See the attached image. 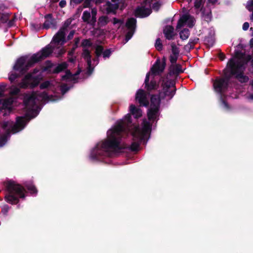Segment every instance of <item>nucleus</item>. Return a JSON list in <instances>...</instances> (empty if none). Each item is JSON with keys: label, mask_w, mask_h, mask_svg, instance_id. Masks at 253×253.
Returning <instances> with one entry per match:
<instances>
[{"label": "nucleus", "mask_w": 253, "mask_h": 253, "mask_svg": "<svg viewBox=\"0 0 253 253\" xmlns=\"http://www.w3.org/2000/svg\"><path fill=\"white\" fill-rule=\"evenodd\" d=\"M131 123V114H126L114 128L108 131L107 139L97 144L91 152V159L101 161L104 157L109 156L110 150L119 152L124 149L125 147L121 145L122 133L125 130V126H128Z\"/></svg>", "instance_id": "1"}, {"label": "nucleus", "mask_w": 253, "mask_h": 253, "mask_svg": "<svg viewBox=\"0 0 253 253\" xmlns=\"http://www.w3.org/2000/svg\"><path fill=\"white\" fill-rule=\"evenodd\" d=\"M5 194L4 200L11 205H16L19 203L20 199H24L26 196L27 189L32 195H37L38 190L32 181H26L24 186L18 184L12 180L4 182Z\"/></svg>", "instance_id": "2"}, {"label": "nucleus", "mask_w": 253, "mask_h": 253, "mask_svg": "<svg viewBox=\"0 0 253 253\" xmlns=\"http://www.w3.org/2000/svg\"><path fill=\"white\" fill-rule=\"evenodd\" d=\"M244 62L239 60H235L233 58L229 60L227 65L231 78L233 77L241 83H247L249 81V77L244 75Z\"/></svg>", "instance_id": "3"}, {"label": "nucleus", "mask_w": 253, "mask_h": 253, "mask_svg": "<svg viewBox=\"0 0 253 253\" xmlns=\"http://www.w3.org/2000/svg\"><path fill=\"white\" fill-rule=\"evenodd\" d=\"M223 77L216 78L213 84L215 91L220 95H223L224 93L226 91L231 79L227 65L223 70Z\"/></svg>", "instance_id": "4"}, {"label": "nucleus", "mask_w": 253, "mask_h": 253, "mask_svg": "<svg viewBox=\"0 0 253 253\" xmlns=\"http://www.w3.org/2000/svg\"><path fill=\"white\" fill-rule=\"evenodd\" d=\"M160 81L162 82L161 86L162 90L159 94L162 99L168 97L169 99H171L175 94L176 88L175 86V82L174 80H166L163 77H161Z\"/></svg>", "instance_id": "5"}, {"label": "nucleus", "mask_w": 253, "mask_h": 253, "mask_svg": "<svg viewBox=\"0 0 253 253\" xmlns=\"http://www.w3.org/2000/svg\"><path fill=\"white\" fill-rule=\"evenodd\" d=\"M27 56H23L17 59L13 66V70L21 75L25 74L29 69L36 64L31 61V57L28 59Z\"/></svg>", "instance_id": "6"}, {"label": "nucleus", "mask_w": 253, "mask_h": 253, "mask_svg": "<svg viewBox=\"0 0 253 253\" xmlns=\"http://www.w3.org/2000/svg\"><path fill=\"white\" fill-rule=\"evenodd\" d=\"M38 72L37 69H34L32 73H28L25 76L20 83V86L22 88L33 89L37 86L40 81V79L38 76H33V74H36Z\"/></svg>", "instance_id": "7"}, {"label": "nucleus", "mask_w": 253, "mask_h": 253, "mask_svg": "<svg viewBox=\"0 0 253 253\" xmlns=\"http://www.w3.org/2000/svg\"><path fill=\"white\" fill-rule=\"evenodd\" d=\"M166 66V58L163 57L162 61L158 58L155 63L150 68L149 72V76L156 77L157 76H161L162 74L164 71Z\"/></svg>", "instance_id": "8"}, {"label": "nucleus", "mask_w": 253, "mask_h": 253, "mask_svg": "<svg viewBox=\"0 0 253 253\" xmlns=\"http://www.w3.org/2000/svg\"><path fill=\"white\" fill-rule=\"evenodd\" d=\"M53 48L49 44L42 48L38 52L33 54L31 56V61L36 64L44 60L49 56L53 52Z\"/></svg>", "instance_id": "9"}, {"label": "nucleus", "mask_w": 253, "mask_h": 253, "mask_svg": "<svg viewBox=\"0 0 253 253\" xmlns=\"http://www.w3.org/2000/svg\"><path fill=\"white\" fill-rule=\"evenodd\" d=\"M152 124L147 121L146 119L143 120L142 122V129L141 131H138L137 132L133 133V136L135 137L136 135L140 137V140L142 141L144 140L145 137L147 134H150L152 130Z\"/></svg>", "instance_id": "10"}, {"label": "nucleus", "mask_w": 253, "mask_h": 253, "mask_svg": "<svg viewBox=\"0 0 253 253\" xmlns=\"http://www.w3.org/2000/svg\"><path fill=\"white\" fill-rule=\"evenodd\" d=\"M149 73H147L144 81V87L148 92L157 90L159 86V83H157L155 77H151L150 81Z\"/></svg>", "instance_id": "11"}, {"label": "nucleus", "mask_w": 253, "mask_h": 253, "mask_svg": "<svg viewBox=\"0 0 253 253\" xmlns=\"http://www.w3.org/2000/svg\"><path fill=\"white\" fill-rule=\"evenodd\" d=\"M37 95L33 92L31 94H26L24 97V103L27 109L33 110L36 106Z\"/></svg>", "instance_id": "12"}, {"label": "nucleus", "mask_w": 253, "mask_h": 253, "mask_svg": "<svg viewBox=\"0 0 253 253\" xmlns=\"http://www.w3.org/2000/svg\"><path fill=\"white\" fill-rule=\"evenodd\" d=\"M135 100L141 106L147 107L149 104L146 92L142 89H139L137 91L135 95Z\"/></svg>", "instance_id": "13"}, {"label": "nucleus", "mask_w": 253, "mask_h": 253, "mask_svg": "<svg viewBox=\"0 0 253 253\" xmlns=\"http://www.w3.org/2000/svg\"><path fill=\"white\" fill-rule=\"evenodd\" d=\"M183 72V71L182 70V66L180 64L170 65L169 67L168 73L165 76V77H163L165 79L169 80V76H177L179 74Z\"/></svg>", "instance_id": "14"}, {"label": "nucleus", "mask_w": 253, "mask_h": 253, "mask_svg": "<svg viewBox=\"0 0 253 253\" xmlns=\"http://www.w3.org/2000/svg\"><path fill=\"white\" fill-rule=\"evenodd\" d=\"M45 19L43 24L42 28L44 29H48L49 28L56 29L57 22L55 19L53 18L52 14L49 13L44 16Z\"/></svg>", "instance_id": "15"}, {"label": "nucleus", "mask_w": 253, "mask_h": 253, "mask_svg": "<svg viewBox=\"0 0 253 253\" xmlns=\"http://www.w3.org/2000/svg\"><path fill=\"white\" fill-rule=\"evenodd\" d=\"M26 125V120L24 117H18L16 118L15 124L12 127L10 130L13 133H15L22 130Z\"/></svg>", "instance_id": "16"}, {"label": "nucleus", "mask_w": 253, "mask_h": 253, "mask_svg": "<svg viewBox=\"0 0 253 253\" xmlns=\"http://www.w3.org/2000/svg\"><path fill=\"white\" fill-rule=\"evenodd\" d=\"M52 42L57 45H63L67 42L65 37V32L61 29L57 32V33L53 36Z\"/></svg>", "instance_id": "17"}, {"label": "nucleus", "mask_w": 253, "mask_h": 253, "mask_svg": "<svg viewBox=\"0 0 253 253\" xmlns=\"http://www.w3.org/2000/svg\"><path fill=\"white\" fill-rule=\"evenodd\" d=\"M152 12L151 9L144 6H137L135 9L134 14L138 18H144L148 16Z\"/></svg>", "instance_id": "18"}, {"label": "nucleus", "mask_w": 253, "mask_h": 253, "mask_svg": "<svg viewBox=\"0 0 253 253\" xmlns=\"http://www.w3.org/2000/svg\"><path fill=\"white\" fill-rule=\"evenodd\" d=\"M159 109L149 107L147 111V117L149 121L152 122L157 121L159 116Z\"/></svg>", "instance_id": "19"}, {"label": "nucleus", "mask_w": 253, "mask_h": 253, "mask_svg": "<svg viewBox=\"0 0 253 253\" xmlns=\"http://www.w3.org/2000/svg\"><path fill=\"white\" fill-rule=\"evenodd\" d=\"M165 38L168 40L173 39L175 34L174 33V28L171 25H167L163 30Z\"/></svg>", "instance_id": "20"}, {"label": "nucleus", "mask_w": 253, "mask_h": 253, "mask_svg": "<svg viewBox=\"0 0 253 253\" xmlns=\"http://www.w3.org/2000/svg\"><path fill=\"white\" fill-rule=\"evenodd\" d=\"M161 99L160 94L159 95H152L151 97L150 107L160 109Z\"/></svg>", "instance_id": "21"}, {"label": "nucleus", "mask_w": 253, "mask_h": 253, "mask_svg": "<svg viewBox=\"0 0 253 253\" xmlns=\"http://www.w3.org/2000/svg\"><path fill=\"white\" fill-rule=\"evenodd\" d=\"M130 114L134 116V118L138 119L142 116V111L140 108H136L134 105L131 104L129 106Z\"/></svg>", "instance_id": "22"}, {"label": "nucleus", "mask_w": 253, "mask_h": 253, "mask_svg": "<svg viewBox=\"0 0 253 253\" xmlns=\"http://www.w3.org/2000/svg\"><path fill=\"white\" fill-rule=\"evenodd\" d=\"M68 67V64L66 62H62L58 64L57 66L51 71L52 74H58L65 69Z\"/></svg>", "instance_id": "23"}, {"label": "nucleus", "mask_w": 253, "mask_h": 253, "mask_svg": "<svg viewBox=\"0 0 253 253\" xmlns=\"http://www.w3.org/2000/svg\"><path fill=\"white\" fill-rule=\"evenodd\" d=\"M119 8V4L118 3H112L110 2L107 3L106 12L107 14L113 13L115 14L116 10Z\"/></svg>", "instance_id": "24"}, {"label": "nucleus", "mask_w": 253, "mask_h": 253, "mask_svg": "<svg viewBox=\"0 0 253 253\" xmlns=\"http://www.w3.org/2000/svg\"><path fill=\"white\" fill-rule=\"evenodd\" d=\"M189 19V15L184 14L183 15L182 17H181L179 20H178L177 25L176 27V29L178 30L181 28L184 25L186 24L187 21Z\"/></svg>", "instance_id": "25"}, {"label": "nucleus", "mask_w": 253, "mask_h": 253, "mask_svg": "<svg viewBox=\"0 0 253 253\" xmlns=\"http://www.w3.org/2000/svg\"><path fill=\"white\" fill-rule=\"evenodd\" d=\"M82 56L86 61L87 65H89L91 64V55L89 49L84 48L83 49Z\"/></svg>", "instance_id": "26"}, {"label": "nucleus", "mask_w": 253, "mask_h": 253, "mask_svg": "<svg viewBox=\"0 0 253 253\" xmlns=\"http://www.w3.org/2000/svg\"><path fill=\"white\" fill-rule=\"evenodd\" d=\"M136 25V20L134 18H130L127 20L126 26L130 30L135 31Z\"/></svg>", "instance_id": "27"}, {"label": "nucleus", "mask_w": 253, "mask_h": 253, "mask_svg": "<svg viewBox=\"0 0 253 253\" xmlns=\"http://www.w3.org/2000/svg\"><path fill=\"white\" fill-rule=\"evenodd\" d=\"M133 138L134 139L135 138H137L138 139V141H133V142H132V143L129 147V149L132 152H136L138 151L140 144L142 141H140V137H138V135H136V136L135 137H133Z\"/></svg>", "instance_id": "28"}, {"label": "nucleus", "mask_w": 253, "mask_h": 253, "mask_svg": "<svg viewBox=\"0 0 253 253\" xmlns=\"http://www.w3.org/2000/svg\"><path fill=\"white\" fill-rule=\"evenodd\" d=\"M12 132L10 129L6 130V133L0 137V147L5 145L7 141V138L10 136V133Z\"/></svg>", "instance_id": "29"}, {"label": "nucleus", "mask_w": 253, "mask_h": 253, "mask_svg": "<svg viewBox=\"0 0 253 253\" xmlns=\"http://www.w3.org/2000/svg\"><path fill=\"white\" fill-rule=\"evenodd\" d=\"M80 40H81V39L80 37L76 38L74 39V44L72 49L68 52V54L69 55L72 56L74 54L76 49L78 47V44L80 42Z\"/></svg>", "instance_id": "30"}, {"label": "nucleus", "mask_w": 253, "mask_h": 253, "mask_svg": "<svg viewBox=\"0 0 253 253\" xmlns=\"http://www.w3.org/2000/svg\"><path fill=\"white\" fill-rule=\"evenodd\" d=\"M180 38L182 40L187 39L190 35V31L187 28H184L179 33Z\"/></svg>", "instance_id": "31"}, {"label": "nucleus", "mask_w": 253, "mask_h": 253, "mask_svg": "<svg viewBox=\"0 0 253 253\" xmlns=\"http://www.w3.org/2000/svg\"><path fill=\"white\" fill-rule=\"evenodd\" d=\"M67 80L75 81L73 74H72L70 71L68 70H66L65 72V74L62 76V81H65Z\"/></svg>", "instance_id": "32"}, {"label": "nucleus", "mask_w": 253, "mask_h": 253, "mask_svg": "<svg viewBox=\"0 0 253 253\" xmlns=\"http://www.w3.org/2000/svg\"><path fill=\"white\" fill-rule=\"evenodd\" d=\"M10 14L8 13H0V21L2 23H6L9 18Z\"/></svg>", "instance_id": "33"}, {"label": "nucleus", "mask_w": 253, "mask_h": 253, "mask_svg": "<svg viewBox=\"0 0 253 253\" xmlns=\"http://www.w3.org/2000/svg\"><path fill=\"white\" fill-rule=\"evenodd\" d=\"M90 12L85 10L83 12L82 18L84 22L90 23V21L89 20L90 18Z\"/></svg>", "instance_id": "34"}, {"label": "nucleus", "mask_w": 253, "mask_h": 253, "mask_svg": "<svg viewBox=\"0 0 253 253\" xmlns=\"http://www.w3.org/2000/svg\"><path fill=\"white\" fill-rule=\"evenodd\" d=\"M104 47L102 45H97L95 48V53L97 58H98L103 53Z\"/></svg>", "instance_id": "35"}, {"label": "nucleus", "mask_w": 253, "mask_h": 253, "mask_svg": "<svg viewBox=\"0 0 253 253\" xmlns=\"http://www.w3.org/2000/svg\"><path fill=\"white\" fill-rule=\"evenodd\" d=\"M92 45V43L91 42V40L90 39H84L82 41L81 43V46L84 48L86 47H91Z\"/></svg>", "instance_id": "36"}, {"label": "nucleus", "mask_w": 253, "mask_h": 253, "mask_svg": "<svg viewBox=\"0 0 253 253\" xmlns=\"http://www.w3.org/2000/svg\"><path fill=\"white\" fill-rule=\"evenodd\" d=\"M99 23L101 26H105L109 23V18L106 16H102L99 18Z\"/></svg>", "instance_id": "37"}, {"label": "nucleus", "mask_w": 253, "mask_h": 253, "mask_svg": "<svg viewBox=\"0 0 253 253\" xmlns=\"http://www.w3.org/2000/svg\"><path fill=\"white\" fill-rule=\"evenodd\" d=\"M206 43L209 46L212 47L214 44V40L211 37H208L205 39Z\"/></svg>", "instance_id": "38"}, {"label": "nucleus", "mask_w": 253, "mask_h": 253, "mask_svg": "<svg viewBox=\"0 0 253 253\" xmlns=\"http://www.w3.org/2000/svg\"><path fill=\"white\" fill-rule=\"evenodd\" d=\"M155 46L156 47V48L158 50V51H161L163 49V44H162V43L161 42V40L160 38H158L156 41V42H155Z\"/></svg>", "instance_id": "39"}, {"label": "nucleus", "mask_w": 253, "mask_h": 253, "mask_svg": "<svg viewBox=\"0 0 253 253\" xmlns=\"http://www.w3.org/2000/svg\"><path fill=\"white\" fill-rule=\"evenodd\" d=\"M171 51L173 55L178 56L179 53V50L178 47H176L175 44L172 43L171 45Z\"/></svg>", "instance_id": "40"}, {"label": "nucleus", "mask_w": 253, "mask_h": 253, "mask_svg": "<svg viewBox=\"0 0 253 253\" xmlns=\"http://www.w3.org/2000/svg\"><path fill=\"white\" fill-rule=\"evenodd\" d=\"M135 31L130 30L126 33L125 36L126 42H127L132 37Z\"/></svg>", "instance_id": "41"}, {"label": "nucleus", "mask_w": 253, "mask_h": 253, "mask_svg": "<svg viewBox=\"0 0 253 253\" xmlns=\"http://www.w3.org/2000/svg\"><path fill=\"white\" fill-rule=\"evenodd\" d=\"M71 20H70L69 19L66 20L63 25L62 26V27L60 28V29L63 30L64 31H66L67 29V28H68V27L70 26V25L71 24Z\"/></svg>", "instance_id": "42"}, {"label": "nucleus", "mask_w": 253, "mask_h": 253, "mask_svg": "<svg viewBox=\"0 0 253 253\" xmlns=\"http://www.w3.org/2000/svg\"><path fill=\"white\" fill-rule=\"evenodd\" d=\"M112 51L111 50V49H107L103 51V53H102L103 58H109L110 56V55L112 53Z\"/></svg>", "instance_id": "43"}, {"label": "nucleus", "mask_w": 253, "mask_h": 253, "mask_svg": "<svg viewBox=\"0 0 253 253\" xmlns=\"http://www.w3.org/2000/svg\"><path fill=\"white\" fill-rule=\"evenodd\" d=\"M161 6V3L159 1L154 2L152 5V8L156 11H158Z\"/></svg>", "instance_id": "44"}, {"label": "nucleus", "mask_w": 253, "mask_h": 253, "mask_svg": "<svg viewBox=\"0 0 253 253\" xmlns=\"http://www.w3.org/2000/svg\"><path fill=\"white\" fill-rule=\"evenodd\" d=\"M194 47L195 46L189 42L188 43L184 46V49L187 52H190L191 49L194 48Z\"/></svg>", "instance_id": "45"}, {"label": "nucleus", "mask_w": 253, "mask_h": 253, "mask_svg": "<svg viewBox=\"0 0 253 253\" xmlns=\"http://www.w3.org/2000/svg\"><path fill=\"white\" fill-rule=\"evenodd\" d=\"M9 208V207L7 205L5 204L2 206L1 208V212L4 215H7Z\"/></svg>", "instance_id": "46"}, {"label": "nucleus", "mask_w": 253, "mask_h": 253, "mask_svg": "<svg viewBox=\"0 0 253 253\" xmlns=\"http://www.w3.org/2000/svg\"><path fill=\"white\" fill-rule=\"evenodd\" d=\"M20 77V75L17 73H13L11 74L9 76V80L11 82H14L16 79L19 78Z\"/></svg>", "instance_id": "47"}, {"label": "nucleus", "mask_w": 253, "mask_h": 253, "mask_svg": "<svg viewBox=\"0 0 253 253\" xmlns=\"http://www.w3.org/2000/svg\"><path fill=\"white\" fill-rule=\"evenodd\" d=\"M50 83L49 81H45V82L42 83L40 84V88L41 89H43L46 88L50 85Z\"/></svg>", "instance_id": "48"}, {"label": "nucleus", "mask_w": 253, "mask_h": 253, "mask_svg": "<svg viewBox=\"0 0 253 253\" xmlns=\"http://www.w3.org/2000/svg\"><path fill=\"white\" fill-rule=\"evenodd\" d=\"M178 58L177 56L170 55L169 56V61L171 63V65L176 64V61Z\"/></svg>", "instance_id": "49"}, {"label": "nucleus", "mask_w": 253, "mask_h": 253, "mask_svg": "<svg viewBox=\"0 0 253 253\" xmlns=\"http://www.w3.org/2000/svg\"><path fill=\"white\" fill-rule=\"evenodd\" d=\"M96 12H94L93 10L92 11V17L91 20L90 21V24L91 25H94L96 22Z\"/></svg>", "instance_id": "50"}, {"label": "nucleus", "mask_w": 253, "mask_h": 253, "mask_svg": "<svg viewBox=\"0 0 253 253\" xmlns=\"http://www.w3.org/2000/svg\"><path fill=\"white\" fill-rule=\"evenodd\" d=\"M12 102L13 101L12 100V99H11V98L7 99L4 100L3 104V106L7 107L8 106L11 105L12 104Z\"/></svg>", "instance_id": "51"}, {"label": "nucleus", "mask_w": 253, "mask_h": 253, "mask_svg": "<svg viewBox=\"0 0 253 253\" xmlns=\"http://www.w3.org/2000/svg\"><path fill=\"white\" fill-rule=\"evenodd\" d=\"M69 89V87L67 84H64L61 86V91L62 94H65Z\"/></svg>", "instance_id": "52"}, {"label": "nucleus", "mask_w": 253, "mask_h": 253, "mask_svg": "<svg viewBox=\"0 0 253 253\" xmlns=\"http://www.w3.org/2000/svg\"><path fill=\"white\" fill-rule=\"evenodd\" d=\"M203 0H196L194 2V6L196 8H199L202 5Z\"/></svg>", "instance_id": "53"}, {"label": "nucleus", "mask_w": 253, "mask_h": 253, "mask_svg": "<svg viewBox=\"0 0 253 253\" xmlns=\"http://www.w3.org/2000/svg\"><path fill=\"white\" fill-rule=\"evenodd\" d=\"M19 92L20 89L17 87H15L10 91V94L12 95H17Z\"/></svg>", "instance_id": "54"}, {"label": "nucleus", "mask_w": 253, "mask_h": 253, "mask_svg": "<svg viewBox=\"0 0 253 253\" xmlns=\"http://www.w3.org/2000/svg\"><path fill=\"white\" fill-rule=\"evenodd\" d=\"M220 98L222 104L224 105V107L227 109H229V106L228 103L223 98L222 95H220Z\"/></svg>", "instance_id": "55"}, {"label": "nucleus", "mask_w": 253, "mask_h": 253, "mask_svg": "<svg viewBox=\"0 0 253 253\" xmlns=\"http://www.w3.org/2000/svg\"><path fill=\"white\" fill-rule=\"evenodd\" d=\"M188 23L187 25L189 28H192L194 25V21L192 18H190V16H189V19L187 21Z\"/></svg>", "instance_id": "56"}, {"label": "nucleus", "mask_w": 253, "mask_h": 253, "mask_svg": "<svg viewBox=\"0 0 253 253\" xmlns=\"http://www.w3.org/2000/svg\"><path fill=\"white\" fill-rule=\"evenodd\" d=\"M199 41V39L198 38H195L194 39H190L189 40V42L190 43H191L192 45H193L195 46V45L197 44Z\"/></svg>", "instance_id": "57"}, {"label": "nucleus", "mask_w": 253, "mask_h": 253, "mask_svg": "<svg viewBox=\"0 0 253 253\" xmlns=\"http://www.w3.org/2000/svg\"><path fill=\"white\" fill-rule=\"evenodd\" d=\"M91 0H85L83 3L84 7H90L91 6Z\"/></svg>", "instance_id": "58"}, {"label": "nucleus", "mask_w": 253, "mask_h": 253, "mask_svg": "<svg viewBox=\"0 0 253 253\" xmlns=\"http://www.w3.org/2000/svg\"><path fill=\"white\" fill-rule=\"evenodd\" d=\"M83 1V0H70V4L74 6L81 3Z\"/></svg>", "instance_id": "59"}, {"label": "nucleus", "mask_w": 253, "mask_h": 253, "mask_svg": "<svg viewBox=\"0 0 253 253\" xmlns=\"http://www.w3.org/2000/svg\"><path fill=\"white\" fill-rule=\"evenodd\" d=\"M75 33V30H72L70 31V32L69 33V35L67 37V39H66L67 41L71 40L73 38Z\"/></svg>", "instance_id": "60"}, {"label": "nucleus", "mask_w": 253, "mask_h": 253, "mask_svg": "<svg viewBox=\"0 0 253 253\" xmlns=\"http://www.w3.org/2000/svg\"><path fill=\"white\" fill-rule=\"evenodd\" d=\"M81 69L80 68H78V69L77 71V72L74 74H73V77H74L75 81H76L78 79L77 76H78L81 73Z\"/></svg>", "instance_id": "61"}, {"label": "nucleus", "mask_w": 253, "mask_h": 253, "mask_svg": "<svg viewBox=\"0 0 253 253\" xmlns=\"http://www.w3.org/2000/svg\"><path fill=\"white\" fill-rule=\"evenodd\" d=\"M59 5L61 8H63L66 5V1L65 0H61L59 3Z\"/></svg>", "instance_id": "62"}, {"label": "nucleus", "mask_w": 253, "mask_h": 253, "mask_svg": "<svg viewBox=\"0 0 253 253\" xmlns=\"http://www.w3.org/2000/svg\"><path fill=\"white\" fill-rule=\"evenodd\" d=\"M249 26H250V25L248 22H245L243 24V27H242L243 30H244V31L247 30L249 28Z\"/></svg>", "instance_id": "63"}, {"label": "nucleus", "mask_w": 253, "mask_h": 253, "mask_svg": "<svg viewBox=\"0 0 253 253\" xmlns=\"http://www.w3.org/2000/svg\"><path fill=\"white\" fill-rule=\"evenodd\" d=\"M91 64H90L89 65H87V74L90 75L92 73L93 68L91 67Z\"/></svg>", "instance_id": "64"}]
</instances>
